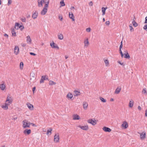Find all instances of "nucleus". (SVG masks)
I'll use <instances>...</instances> for the list:
<instances>
[{
	"label": "nucleus",
	"mask_w": 147,
	"mask_h": 147,
	"mask_svg": "<svg viewBox=\"0 0 147 147\" xmlns=\"http://www.w3.org/2000/svg\"><path fill=\"white\" fill-rule=\"evenodd\" d=\"M99 98L100 100L102 102H106V100L104 99L103 98L100 97H99Z\"/></svg>",
	"instance_id": "obj_35"
},
{
	"label": "nucleus",
	"mask_w": 147,
	"mask_h": 147,
	"mask_svg": "<svg viewBox=\"0 0 147 147\" xmlns=\"http://www.w3.org/2000/svg\"><path fill=\"white\" fill-rule=\"evenodd\" d=\"M30 76L31 77L34 78L35 76V74L34 72H32L30 74Z\"/></svg>",
	"instance_id": "obj_39"
},
{
	"label": "nucleus",
	"mask_w": 147,
	"mask_h": 147,
	"mask_svg": "<svg viewBox=\"0 0 147 147\" xmlns=\"http://www.w3.org/2000/svg\"><path fill=\"white\" fill-rule=\"evenodd\" d=\"M80 119V116L77 115H74L73 116V119L74 120H79Z\"/></svg>",
	"instance_id": "obj_22"
},
{
	"label": "nucleus",
	"mask_w": 147,
	"mask_h": 147,
	"mask_svg": "<svg viewBox=\"0 0 147 147\" xmlns=\"http://www.w3.org/2000/svg\"><path fill=\"white\" fill-rule=\"evenodd\" d=\"M30 125H32L33 126H36L34 124L32 123H30Z\"/></svg>",
	"instance_id": "obj_61"
},
{
	"label": "nucleus",
	"mask_w": 147,
	"mask_h": 147,
	"mask_svg": "<svg viewBox=\"0 0 147 147\" xmlns=\"http://www.w3.org/2000/svg\"><path fill=\"white\" fill-rule=\"evenodd\" d=\"M20 25L19 23H15V28L16 29H18Z\"/></svg>",
	"instance_id": "obj_34"
},
{
	"label": "nucleus",
	"mask_w": 147,
	"mask_h": 147,
	"mask_svg": "<svg viewBox=\"0 0 147 147\" xmlns=\"http://www.w3.org/2000/svg\"><path fill=\"white\" fill-rule=\"evenodd\" d=\"M22 45L23 47H24L26 46V44L24 43H22Z\"/></svg>",
	"instance_id": "obj_58"
},
{
	"label": "nucleus",
	"mask_w": 147,
	"mask_h": 147,
	"mask_svg": "<svg viewBox=\"0 0 147 147\" xmlns=\"http://www.w3.org/2000/svg\"><path fill=\"white\" fill-rule=\"evenodd\" d=\"M146 133L144 132H143L141 133L140 134V138L141 140L144 139L146 137Z\"/></svg>",
	"instance_id": "obj_10"
},
{
	"label": "nucleus",
	"mask_w": 147,
	"mask_h": 147,
	"mask_svg": "<svg viewBox=\"0 0 147 147\" xmlns=\"http://www.w3.org/2000/svg\"><path fill=\"white\" fill-rule=\"evenodd\" d=\"M46 76H42L41 77V79L40 81V83H42L44 82V80H45V78Z\"/></svg>",
	"instance_id": "obj_29"
},
{
	"label": "nucleus",
	"mask_w": 147,
	"mask_h": 147,
	"mask_svg": "<svg viewBox=\"0 0 147 147\" xmlns=\"http://www.w3.org/2000/svg\"><path fill=\"white\" fill-rule=\"evenodd\" d=\"M133 26L135 27H136L138 26V24L135 21V20H133L132 22Z\"/></svg>",
	"instance_id": "obj_33"
},
{
	"label": "nucleus",
	"mask_w": 147,
	"mask_h": 147,
	"mask_svg": "<svg viewBox=\"0 0 147 147\" xmlns=\"http://www.w3.org/2000/svg\"><path fill=\"white\" fill-rule=\"evenodd\" d=\"M105 24L107 25H109L110 24V22L109 21H106L105 22Z\"/></svg>",
	"instance_id": "obj_48"
},
{
	"label": "nucleus",
	"mask_w": 147,
	"mask_h": 147,
	"mask_svg": "<svg viewBox=\"0 0 147 147\" xmlns=\"http://www.w3.org/2000/svg\"><path fill=\"white\" fill-rule=\"evenodd\" d=\"M78 127L84 130H87L88 129V125H85L84 126H81L80 125L78 126Z\"/></svg>",
	"instance_id": "obj_8"
},
{
	"label": "nucleus",
	"mask_w": 147,
	"mask_h": 147,
	"mask_svg": "<svg viewBox=\"0 0 147 147\" xmlns=\"http://www.w3.org/2000/svg\"><path fill=\"white\" fill-rule=\"evenodd\" d=\"M122 46H123L122 41L121 42V44L120 45L119 48L121 49L122 47Z\"/></svg>",
	"instance_id": "obj_47"
},
{
	"label": "nucleus",
	"mask_w": 147,
	"mask_h": 147,
	"mask_svg": "<svg viewBox=\"0 0 147 147\" xmlns=\"http://www.w3.org/2000/svg\"><path fill=\"white\" fill-rule=\"evenodd\" d=\"M11 33L13 36H16V33L15 32L14 29L13 28L11 29Z\"/></svg>",
	"instance_id": "obj_25"
},
{
	"label": "nucleus",
	"mask_w": 147,
	"mask_h": 147,
	"mask_svg": "<svg viewBox=\"0 0 147 147\" xmlns=\"http://www.w3.org/2000/svg\"><path fill=\"white\" fill-rule=\"evenodd\" d=\"M60 4L61 6H64L65 5L63 0H62L60 2Z\"/></svg>",
	"instance_id": "obj_36"
},
{
	"label": "nucleus",
	"mask_w": 147,
	"mask_h": 147,
	"mask_svg": "<svg viewBox=\"0 0 147 147\" xmlns=\"http://www.w3.org/2000/svg\"><path fill=\"white\" fill-rule=\"evenodd\" d=\"M9 105V104L6 103L5 105H3L2 106V108L5 110H7L8 108V105Z\"/></svg>",
	"instance_id": "obj_19"
},
{
	"label": "nucleus",
	"mask_w": 147,
	"mask_h": 147,
	"mask_svg": "<svg viewBox=\"0 0 147 147\" xmlns=\"http://www.w3.org/2000/svg\"><path fill=\"white\" fill-rule=\"evenodd\" d=\"M46 3L45 4L44 7H43L42 10L41 12V14L42 15H45L47 12V8L49 6V1H48L47 2H46Z\"/></svg>",
	"instance_id": "obj_1"
},
{
	"label": "nucleus",
	"mask_w": 147,
	"mask_h": 147,
	"mask_svg": "<svg viewBox=\"0 0 147 147\" xmlns=\"http://www.w3.org/2000/svg\"><path fill=\"white\" fill-rule=\"evenodd\" d=\"M31 130L30 129H26L24 130L23 131L24 134L25 135H29L31 133Z\"/></svg>",
	"instance_id": "obj_7"
},
{
	"label": "nucleus",
	"mask_w": 147,
	"mask_h": 147,
	"mask_svg": "<svg viewBox=\"0 0 147 147\" xmlns=\"http://www.w3.org/2000/svg\"><path fill=\"white\" fill-rule=\"evenodd\" d=\"M145 23H147V16L145 18Z\"/></svg>",
	"instance_id": "obj_55"
},
{
	"label": "nucleus",
	"mask_w": 147,
	"mask_h": 147,
	"mask_svg": "<svg viewBox=\"0 0 147 147\" xmlns=\"http://www.w3.org/2000/svg\"><path fill=\"white\" fill-rule=\"evenodd\" d=\"M46 76V77L45 78V80H49L48 76Z\"/></svg>",
	"instance_id": "obj_56"
},
{
	"label": "nucleus",
	"mask_w": 147,
	"mask_h": 147,
	"mask_svg": "<svg viewBox=\"0 0 147 147\" xmlns=\"http://www.w3.org/2000/svg\"><path fill=\"white\" fill-rule=\"evenodd\" d=\"M74 94L75 96H77L80 95V92L79 91L75 90L74 92Z\"/></svg>",
	"instance_id": "obj_21"
},
{
	"label": "nucleus",
	"mask_w": 147,
	"mask_h": 147,
	"mask_svg": "<svg viewBox=\"0 0 147 147\" xmlns=\"http://www.w3.org/2000/svg\"><path fill=\"white\" fill-rule=\"evenodd\" d=\"M56 84L55 82H54L52 81H50L49 82V84L50 85H52L53 84Z\"/></svg>",
	"instance_id": "obj_37"
},
{
	"label": "nucleus",
	"mask_w": 147,
	"mask_h": 147,
	"mask_svg": "<svg viewBox=\"0 0 147 147\" xmlns=\"http://www.w3.org/2000/svg\"><path fill=\"white\" fill-rule=\"evenodd\" d=\"M12 101V99L11 97H9V96H8L7 97V99L6 100V102L7 103L11 104Z\"/></svg>",
	"instance_id": "obj_6"
},
{
	"label": "nucleus",
	"mask_w": 147,
	"mask_h": 147,
	"mask_svg": "<svg viewBox=\"0 0 147 147\" xmlns=\"http://www.w3.org/2000/svg\"><path fill=\"white\" fill-rule=\"evenodd\" d=\"M107 8V7H102V15H104L105 13L106 10Z\"/></svg>",
	"instance_id": "obj_28"
},
{
	"label": "nucleus",
	"mask_w": 147,
	"mask_h": 147,
	"mask_svg": "<svg viewBox=\"0 0 147 147\" xmlns=\"http://www.w3.org/2000/svg\"><path fill=\"white\" fill-rule=\"evenodd\" d=\"M73 96V95L72 94L70 93V92L68 93L67 95V97L68 98L71 99Z\"/></svg>",
	"instance_id": "obj_23"
},
{
	"label": "nucleus",
	"mask_w": 147,
	"mask_h": 147,
	"mask_svg": "<svg viewBox=\"0 0 147 147\" xmlns=\"http://www.w3.org/2000/svg\"><path fill=\"white\" fill-rule=\"evenodd\" d=\"M23 63L22 62H21L20 64V69H22L23 66Z\"/></svg>",
	"instance_id": "obj_40"
},
{
	"label": "nucleus",
	"mask_w": 147,
	"mask_h": 147,
	"mask_svg": "<svg viewBox=\"0 0 147 147\" xmlns=\"http://www.w3.org/2000/svg\"><path fill=\"white\" fill-rule=\"evenodd\" d=\"M21 30H22L24 28V27L23 26L20 25L19 26V28Z\"/></svg>",
	"instance_id": "obj_41"
},
{
	"label": "nucleus",
	"mask_w": 147,
	"mask_h": 147,
	"mask_svg": "<svg viewBox=\"0 0 147 147\" xmlns=\"http://www.w3.org/2000/svg\"><path fill=\"white\" fill-rule=\"evenodd\" d=\"M38 6L39 7H42L43 6V4L45 3V1L43 2L40 0H38Z\"/></svg>",
	"instance_id": "obj_12"
},
{
	"label": "nucleus",
	"mask_w": 147,
	"mask_h": 147,
	"mask_svg": "<svg viewBox=\"0 0 147 147\" xmlns=\"http://www.w3.org/2000/svg\"><path fill=\"white\" fill-rule=\"evenodd\" d=\"M75 9V8L73 6H71L70 7V9Z\"/></svg>",
	"instance_id": "obj_62"
},
{
	"label": "nucleus",
	"mask_w": 147,
	"mask_h": 147,
	"mask_svg": "<svg viewBox=\"0 0 147 147\" xmlns=\"http://www.w3.org/2000/svg\"><path fill=\"white\" fill-rule=\"evenodd\" d=\"M38 14V12L36 11L34 13H33L32 15V18L35 19L37 18Z\"/></svg>",
	"instance_id": "obj_17"
},
{
	"label": "nucleus",
	"mask_w": 147,
	"mask_h": 147,
	"mask_svg": "<svg viewBox=\"0 0 147 147\" xmlns=\"http://www.w3.org/2000/svg\"><path fill=\"white\" fill-rule=\"evenodd\" d=\"M84 43L85 47H88L89 45V42L88 38L85 39L84 41Z\"/></svg>",
	"instance_id": "obj_15"
},
{
	"label": "nucleus",
	"mask_w": 147,
	"mask_h": 147,
	"mask_svg": "<svg viewBox=\"0 0 147 147\" xmlns=\"http://www.w3.org/2000/svg\"><path fill=\"white\" fill-rule=\"evenodd\" d=\"M50 46L53 48H57L59 49V48L57 45L53 41L52 43H50Z\"/></svg>",
	"instance_id": "obj_5"
},
{
	"label": "nucleus",
	"mask_w": 147,
	"mask_h": 147,
	"mask_svg": "<svg viewBox=\"0 0 147 147\" xmlns=\"http://www.w3.org/2000/svg\"><path fill=\"white\" fill-rule=\"evenodd\" d=\"M26 41L28 43L30 44L31 42V39L30 36L28 35L26 37Z\"/></svg>",
	"instance_id": "obj_16"
},
{
	"label": "nucleus",
	"mask_w": 147,
	"mask_h": 147,
	"mask_svg": "<svg viewBox=\"0 0 147 147\" xmlns=\"http://www.w3.org/2000/svg\"><path fill=\"white\" fill-rule=\"evenodd\" d=\"M134 105V101L132 100H130L129 102V107L131 108Z\"/></svg>",
	"instance_id": "obj_27"
},
{
	"label": "nucleus",
	"mask_w": 147,
	"mask_h": 147,
	"mask_svg": "<svg viewBox=\"0 0 147 147\" xmlns=\"http://www.w3.org/2000/svg\"><path fill=\"white\" fill-rule=\"evenodd\" d=\"M97 121V120H95L94 121L92 119H89L88 120V122L89 123H90L93 125H94L96 124Z\"/></svg>",
	"instance_id": "obj_3"
},
{
	"label": "nucleus",
	"mask_w": 147,
	"mask_h": 147,
	"mask_svg": "<svg viewBox=\"0 0 147 147\" xmlns=\"http://www.w3.org/2000/svg\"><path fill=\"white\" fill-rule=\"evenodd\" d=\"M3 82L4 83V82ZM0 87L1 89L2 90H3L5 87V84H4V83H3V84L0 85Z\"/></svg>",
	"instance_id": "obj_26"
},
{
	"label": "nucleus",
	"mask_w": 147,
	"mask_h": 147,
	"mask_svg": "<svg viewBox=\"0 0 147 147\" xmlns=\"http://www.w3.org/2000/svg\"><path fill=\"white\" fill-rule=\"evenodd\" d=\"M119 53H120L121 55V57H123V53H122V51H121V52H120Z\"/></svg>",
	"instance_id": "obj_53"
},
{
	"label": "nucleus",
	"mask_w": 147,
	"mask_h": 147,
	"mask_svg": "<svg viewBox=\"0 0 147 147\" xmlns=\"http://www.w3.org/2000/svg\"><path fill=\"white\" fill-rule=\"evenodd\" d=\"M30 55H34V56H35L36 55V54L35 53H32V52H30Z\"/></svg>",
	"instance_id": "obj_49"
},
{
	"label": "nucleus",
	"mask_w": 147,
	"mask_h": 147,
	"mask_svg": "<svg viewBox=\"0 0 147 147\" xmlns=\"http://www.w3.org/2000/svg\"><path fill=\"white\" fill-rule=\"evenodd\" d=\"M52 129L51 128H50L49 130L48 129L47 131V134H48L49 132H50L51 133V131H52Z\"/></svg>",
	"instance_id": "obj_42"
},
{
	"label": "nucleus",
	"mask_w": 147,
	"mask_h": 147,
	"mask_svg": "<svg viewBox=\"0 0 147 147\" xmlns=\"http://www.w3.org/2000/svg\"><path fill=\"white\" fill-rule=\"evenodd\" d=\"M58 38L60 40H62L63 38V34H58Z\"/></svg>",
	"instance_id": "obj_32"
},
{
	"label": "nucleus",
	"mask_w": 147,
	"mask_h": 147,
	"mask_svg": "<svg viewBox=\"0 0 147 147\" xmlns=\"http://www.w3.org/2000/svg\"><path fill=\"white\" fill-rule=\"evenodd\" d=\"M88 104L87 102H83V108L84 109H87L88 106Z\"/></svg>",
	"instance_id": "obj_20"
},
{
	"label": "nucleus",
	"mask_w": 147,
	"mask_h": 147,
	"mask_svg": "<svg viewBox=\"0 0 147 147\" xmlns=\"http://www.w3.org/2000/svg\"><path fill=\"white\" fill-rule=\"evenodd\" d=\"M17 119V117H14L12 118V120H15L16 119Z\"/></svg>",
	"instance_id": "obj_63"
},
{
	"label": "nucleus",
	"mask_w": 147,
	"mask_h": 147,
	"mask_svg": "<svg viewBox=\"0 0 147 147\" xmlns=\"http://www.w3.org/2000/svg\"><path fill=\"white\" fill-rule=\"evenodd\" d=\"M90 28H87L86 29V32H90Z\"/></svg>",
	"instance_id": "obj_46"
},
{
	"label": "nucleus",
	"mask_w": 147,
	"mask_h": 147,
	"mask_svg": "<svg viewBox=\"0 0 147 147\" xmlns=\"http://www.w3.org/2000/svg\"><path fill=\"white\" fill-rule=\"evenodd\" d=\"M126 53H124V55H125V56H124V57L125 58L129 59L130 58V56L129 55L128 53V52L126 51Z\"/></svg>",
	"instance_id": "obj_24"
},
{
	"label": "nucleus",
	"mask_w": 147,
	"mask_h": 147,
	"mask_svg": "<svg viewBox=\"0 0 147 147\" xmlns=\"http://www.w3.org/2000/svg\"><path fill=\"white\" fill-rule=\"evenodd\" d=\"M102 129L105 131L108 132H110L111 130L110 128L106 127H103Z\"/></svg>",
	"instance_id": "obj_13"
},
{
	"label": "nucleus",
	"mask_w": 147,
	"mask_h": 147,
	"mask_svg": "<svg viewBox=\"0 0 147 147\" xmlns=\"http://www.w3.org/2000/svg\"><path fill=\"white\" fill-rule=\"evenodd\" d=\"M118 63H119L121 65H123V63H121V62L120 61H118Z\"/></svg>",
	"instance_id": "obj_54"
},
{
	"label": "nucleus",
	"mask_w": 147,
	"mask_h": 147,
	"mask_svg": "<svg viewBox=\"0 0 147 147\" xmlns=\"http://www.w3.org/2000/svg\"><path fill=\"white\" fill-rule=\"evenodd\" d=\"M19 49L18 46H16L14 48V53L16 55H17L19 53Z\"/></svg>",
	"instance_id": "obj_9"
},
{
	"label": "nucleus",
	"mask_w": 147,
	"mask_h": 147,
	"mask_svg": "<svg viewBox=\"0 0 147 147\" xmlns=\"http://www.w3.org/2000/svg\"><path fill=\"white\" fill-rule=\"evenodd\" d=\"M69 16L70 18L72 19L73 21H74V16L72 13H69Z\"/></svg>",
	"instance_id": "obj_18"
},
{
	"label": "nucleus",
	"mask_w": 147,
	"mask_h": 147,
	"mask_svg": "<svg viewBox=\"0 0 147 147\" xmlns=\"http://www.w3.org/2000/svg\"><path fill=\"white\" fill-rule=\"evenodd\" d=\"M104 62L105 63L106 66H107L109 64L108 60L106 59V60H104Z\"/></svg>",
	"instance_id": "obj_38"
},
{
	"label": "nucleus",
	"mask_w": 147,
	"mask_h": 147,
	"mask_svg": "<svg viewBox=\"0 0 147 147\" xmlns=\"http://www.w3.org/2000/svg\"><path fill=\"white\" fill-rule=\"evenodd\" d=\"M26 105L29 109L31 110H33V106L32 105L29 103H28Z\"/></svg>",
	"instance_id": "obj_14"
},
{
	"label": "nucleus",
	"mask_w": 147,
	"mask_h": 147,
	"mask_svg": "<svg viewBox=\"0 0 147 147\" xmlns=\"http://www.w3.org/2000/svg\"><path fill=\"white\" fill-rule=\"evenodd\" d=\"M35 88H36L35 87H34L32 88V91H33V93H34V91L35 90Z\"/></svg>",
	"instance_id": "obj_59"
},
{
	"label": "nucleus",
	"mask_w": 147,
	"mask_h": 147,
	"mask_svg": "<svg viewBox=\"0 0 147 147\" xmlns=\"http://www.w3.org/2000/svg\"><path fill=\"white\" fill-rule=\"evenodd\" d=\"M121 90V87L120 86L117 88L115 91V93L116 94H118L120 92Z\"/></svg>",
	"instance_id": "obj_11"
},
{
	"label": "nucleus",
	"mask_w": 147,
	"mask_h": 147,
	"mask_svg": "<svg viewBox=\"0 0 147 147\" xmlns=\"http://www.w3.org/2000/svg\"><path fill=\"white\" fill-rule=\"evenodd\" d=\"M4 36H5V37H8V35L7 34H4Z\"/></svg>",
	"instance_id": "obj_64"
},
{
	"label": "nucleus",
	"mask_w": 147,
	"mask_h": 147,
	"mask_svg": "<svg viewBox=\"0 0 147 147\" xmlns=\"http://www.w3.org/2000/svg\"><path fill=\"white\" fill-rule=\"evenodd\" d=\"M89 5L91 6H92L93 5V3H92V1H91L89 3Z\"/></svg>",
	"instance_id": "obj_52"
},
{
	"label": "nucleus",
	"mask_w": 147,
	"mask_h": 147,
	"mask_svg": "<svg viewBox=\"0 0 147 147\" xmlns=\"http://www.w3.org/2000/svg\"><path fill=\"white\" fill-rule=\"evenodd\" d=\"M138 110H140L141 109V107L140 106H138Z\"/></svg>",
	"instance_id": "obj_60"
},
{
	"label": "nucleus",
	"mask_w": 147,
	"mask_h": 147,
	"mask_svg": "<svg viewBox=\"0 0 147 147\" xmlns=\"http://www.w3.org/2000/svg\"><path fill=\"white\" fill-rule=\"evenodd\" d=\"M59 137L58 134H56L54 136V141L56 142H59Z\"/></svg>",
	"instance_id": "obj_4"
},
{
	"label": "nucleus",
	"mask_w": 147,
	"mask_h": 147,
	"mask_svg": "<svg viewBox=\"0 0 147 147\" xmlns=\"http://www.w3.org/2000/svg\"><path fill=\"white\" fill-rule=\"evenodd\" d=\"M145 115L146 117H147V110H146L145 111Z\"/></svg>",
	"instance_id": "obj_57"
},
{
	"label": "nucleus",
	"mask_w": 147,
	"mask_h": 147,
	"mask_svg": "<svg viewBox=\"0 0 147 147\" xmlns=\"http://www.w3.org/2000/svg\"><path fill=\"white\" fill-rule=\"evenodd\" d=\"M8 5H10L12 3V0H8Z\"/></svg>",
	"instance_id": "obj_43"
},
{
	"label": "nucleus",
	"mask_w": 147,
	"mask_h": 147,
	"mask_svg": "<svg viewBox=\"0 0 147 147\" xmlns=\"http://www.w3.org/2000/svg\"><path fill=\"white\" fill-rule=\"evenodd\" d=\"M122 126L124 127L125 128H126L128 126L127 123L126 122H125L122 124Z\"/></svg>",
	"instance_id": "obj_31"
},
{
	"label": "nucleus",
	"mask_w": 147,
	"mask_h": 147,
	"mask_svg": "<svg viewBox=\"0 0 147 147\" xmlns=\"http://www.w3.org/2000/svg\"><path fill=\"white\" fill-rule=\"evenodd\" d=\"M59 18L60 20L62 21L63 19L62 16H59Z\"/></svg>",
	"instance_id": "obj_50"
},
{
	"label": "nucleus",
	"mask_w": 147,
	"mask_h": 147,
	"mask_svg": "<svg viewBox=\"0 0 147 147\" xmlns=\"http://www.w3.org/2000/svg\"><path fill=\"white\" fill-rule=\"evenodd\" d=\"M129 28L130 29V30L131 31H132V30L133 29V27H132V25H130L129 26Z\"/></svg>",
	"instance_id": "obj_51"
},
{
	"label": "nucleus",
	"mask_w": 147,
	"mask_h": 147,
	"mask_svg": "<svg viewBox=\"0 0 147 147\" xmlns=\"http://www.w3.org/2000/svg\"><path fill=\"white\" fill-rule=\"evenodd\" d=\"M21 20L23 22H25L26 21V19L25 18H22Z\"/></svg>",
	"instance_id": "obj_44"
},
{
	"label": "nucleus",
	"mask_w": 147,
	"mask_h": 147,
	"mask_svg": "<svg viewBox=\"0 0 147 147\" xmlns=\"http://www.w3.org/2000/svg\"><path fill=\"white\" fill-rule=\"evenodd\" d=\"M143 29L144 30H147V24H145L144 25V26L143 27Z\"/></svg>",
	"instance_id": "obj_45"
},
{
	"label": "nucleus",
	"mask_w": 147,
	"mask_h": 147,
	"mask_svg": "<svg viewBox=\"0 0 147 147\" xmlns=\"http://www.w3.org/2000/svg\"><path fill=\"white\" fill-rule=\"evenodd\" d=\"M142 93L144 94L145 95H147V91L146 89L145 88H144L143 89Z\"/></svg>",
	"instance_id": "obj_30"
},
{
	"label": "nucleus",
	"mask_w": 147,
	"mask_h": 147,
	"mask_svg": "<svg viewBox=\"0 0 147 147\" xmlns=\"http://www.w3.org/2000/svg\"><path fill=\"white\" fill-rule=\"evenodd\" d=\"M23 127L24 128H29L30 127V123L27 121L26 120L23 121Z\"/></svg>",
	"instance_id": "obj_2"
}]
</instances>
